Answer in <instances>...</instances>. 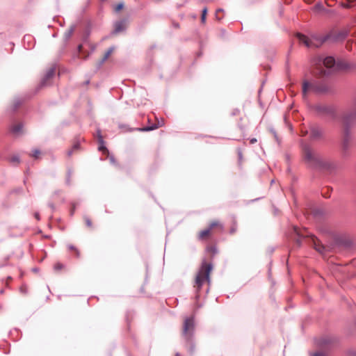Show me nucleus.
I'll list each match as a JSON object with an SVG mask.
<instances>
[{
  "label": "nucleus",
  "instance_id": "1",
  "mask_svg": "<svg viewBox=\"0 0 356 356\" xmlns=\"http://www.w3.org/2000/svg\"><path fill=\"white\" fill-rule=\"evenodd\" d=\"M305 159L307 162L312 163L311 167L313 169L327 171L332 172L337 169L334 163L325 160L321 156H314L310 147L307 145L304 147Z\"/></svg>",
  "mask_w": 356,
  "mask_h": 356
},
{
  "label": "nucleus",
  "instance_id": "2",
  "mask_svg": "<svg viewBox=\"0 0 356 356\" xmlns=\"http://www.w3.org/2000/svg\"><path fill=\"white\" fill-rule=\"evenodd\" d=\"M336 60L332 56L319 58L317 63L316 76L319 77L330 76L334 71Z\"/></svg>",
  "mask_w": 356,
  "mask_h": 356
},
{
  "label": "nucleus",
  "instance_id": "3",
  "mask_svg": "<svg viewBox=\"0 0 356 356\" xmlns=\"http://www.w3.org/2000/svg\"><path fill=\"white\" fill-rule=\"evenodd\" d=\"M311 89L312 92L316 94H325L327 92H332V88L327 84L319 82L316 80L310 82L307 80H305L302 82V95L305 97L309 91V89Z\"/></svg>",
  "mask_w": 356,
  "mask_h": 356
},
{
  "label": "nucleus",
  "instance_id": "4",
  "mask_svg": "<svg viewBox=\"0 0 356 356\" xmlns=\"http://www.w3.org/2000/svg\"><path fill=\"white\" fill-rule=\"evenodd\" d=\"M297 37L306 47L319 48L325 42L329 41L330 35H327L326 34L323 36H321L317 33H314L311 35L310 38H308L304 34L298 33Z\"/></svg>",
  "mask_w": 356,
  "mask_h": 356
},
{
  "label": "nucleus",
  "instance_id": "5",
  "mask_svg": "<svg viewBox=\"0 0 356 356\" xmlns=\"http://www.w3.org/2000/svg\"><path fill=\"white\" fill-rule=\"evenodd\" d=\"M213 266L211 264L206 261L202 262V266L195 277L193 286L198 291L201 289L202 285L206 282H210V273Z\"/></svg>",
  "mask_w": 356,
  "mask_h": 356
},
{
  "label": "nucleus",
  "instance_id": "6",
  "mask_svg": "<svg viewBox=\"0 0 356 356\" xmlns=\"http://www.w3.org/2000/svg\"><path fill=\"white\" fill-rule=\"evenodd\" d=\"M313 108L318 116H328L332 120L337 118V108L333 105L317 104L313 106Z\"/></svg>",
  "mask_w": 356,
  "mask_h": 356
},
{
  "label": "nucleus",
  "instance_id": "7",
  "mask_svg": "<svg viewBox=\"0 0 356 356\" xmlns=\"http://www.w3.org/2000/svg\"><path fill=\"white\" fill-rule=\"evenodd\" d=\"M159 127V124L153 123L150 125L142 127H136V128H130L127 124H119L118 127L120 129L122 130L124 132H131L134 131H139V132H147L155 130L158 129Z\"/></svg>",
  "mask_w": 356,
  "mask_h": 356
},
{
  "label": "nucleus",
  "instance_id": "8",
  "mask_svg": "<svg viewBox=\"0 0 356 356\" xmlns=\"http://www.w3.org/2000/svg\"><path fill=\"white\" fill-rule=\"evenodd\" d=\"M195 329L194 319L193 317L186 318L184 320L182 330V335L187 340L190 341Z\"/></svg>",
  "mask_w": 356,
  "mask_h": 356
},
{
  "label": "nucleus",
  "instance_id": "9",
  "mask_svg": "<svg viewBox=\"0 0 356 356\" xmlns=\"http://www.w3.org/2000/svg\"><path fill=\"white\" fill-rule=\"evenodd\" d=\"M309 138L312 140H322L325 137L324 129L318 124H312L309 126Z\"/></svg>",
  "mask_w": 356,
  "mask_h": 356
},
{
  "label": "nucleus",
  "instance_id": "10",
  "mask_svg": "<svg viewBox=\"0 0 356 356\" xmlns=\"http://www.w3.org/2000/svg\"><path fill=\"white\" fill-rule=\"evenodd\" d=\"M128 22V18H122L120 20L114 22L113 29L111 31V35H117L121 32L126 31Z\"/></svg>",
  "mask_w": 356,
  "mask_h": 356
},
{
  "label": "nucleus",
  "instance_id": "11",
  "mask_svg": "<svg viewBox=\"0 0 356 356\" xmlns=\"http://www.w3.org/2000/svg\"><path fill=\"white\" fill-rule=\"evenodd\" d=\"M327 35H330L329 41L336 42L344 40L348 35V31L346 30H341L337 33L330 31L327 34Z\"/></svg>",
  "mask_w": 356,
  "mask_h": 356
},
{
  "label": "nucleus",
  "instance_id": "12",
  "mask_svg": "<svg viewBox=\"0 0 356 356\" xmlns=\"http://www.w3.org/2000/svg\"><path fill=\"white\" fill-rule=\"evenodd\" d=\"M97 141L99 143L98 150L102 152L104 154H105V153L109 154V151L105 145V143H104L103 136L102 135L101 130L99 129H98L97 131Z\"/></svg>",
  "mask_w": 356,
  "mask_h": 356
},
{
  "label": "nucleus",
  "instance_id": "13",
  "mask_svg": "<svg viewBox=\"0 0 356 356\" xmlns=\"http://www.w3.org/2000/svg\"><path fill=\"white\" fill-rule=\"evenodd\" d=\"M54 73H55V67H50L47 71V72L44 75L43 78L40 81L39 86L40 87L45 86L47 85V81L54 76Z\"/></svg>",
  "mask_w": 356,
  "mask_h": 356
},
{
  "label": "nucleus",
  "instance_id": "14",
  "mask_svg": "<svg viewBox=\"0 0 356 356\" xmlns=\"http://www.w3.org/2000/svg\"><path fill=\"white\" fill-rule=\"evenodd\" d=\"M23 42L26 49H32L33 47V39L31 35H24Z\"/></svg>",
  "mask_w": 356,
  "mask_h": 356
},
{
  "label": "nucleus",
  "instance_id": "15",
  "mask_svg": "<svg viewBox=\"0 0 356 356\" xmlns=\"http://www.w3.org/2000/svg\"><path fill=\"white\" fill-rule=\"evenodd\" d=\"M351 67L350 65L348 63L342 61V60H337L336 61L335 64V68L339 70H348Z\"/></svg>",
  "mask_w": 356,
  "mask_h": 356
},
{
  "label": "nucleus",
  "instance_id": "16",
  "mask_svg": "<svg viewBox=\"0 0 356 356\" xmlns=\"http://www.w3.org/2000/svg\"><path fill=\"white\" fill-rule=\"evenodd\" d=\"M23 129V124L22 122L18 123L14 126H13L10 129V131L14 134H18L22 132Z\"/></svg>",
  "mask_w": 356,
  "mask_h": 356
},
{
  "label": "nucleus",
  "instance_id": "17",
  "mask_svg": "<svg viewBox=\"0 0 356 356\" xmlns=\"http://www.w3.org/2000/svg\"><path fill=\"white\" fill-rule=\"evenodd\" d=\"M75 29V26L72 25L70 28L64 34V41L67 42L70 38H71L74 31Z\"/></svg>",
  "mask_w": 356,
  "mask_h": 356
},
{
  "label": "nucleus",
  "instance_id": "18",
  "mask_svg": "<svg viewBox=\"0 0 356 356\" xmlns=\"http://www.w3.org/2000/svg\"><path fill=\"white\" fill-rule=\"evenodd\" d=\"M211 229V227L209 229L201 231L199 233V238L201 240L207 238L209 237V236L210 235Z\"/></svg>",
  "mask_w": 356,
  "mask_h": 356
},
{
  "label": "nucleus",
  "instance_id": "19",
  "mask_svg": "<svg viewBox=\"0 0 356 356\" xmlns=\"http://www.w3.org/2000/svg\"><path fill=\"white\" fill-rule=\"evenodd\" d=\"M72 169L69 168H67V174H66V179H65V184L67 186H70L71 184V177H72Z\"/></svg>",
  "mask_w": 356,
  "mask_h": 356
},
{
  "label": "nucleus",
  "instance_id": "20",
  "mask_svg": "<svg viewBox=\"0 0 356 356\" xmlns=\"http://www.w3.org/2000/svg\"><path fill=\"white\" fill-rule=\"evenodd\" d=\"M80 204V201L72 202L70 203V215L73 216L76 207Z\"/></svg>",
  "mask_w": 356,
  "mask_h": 356
},
{
  "label": "nucleus",
  "instance_id": "21",
  "mask_svg": "<svg viewBox=\"0 0 356 356\" xmlns=\"http://www.w3.org/2000/svg\"><path fill=\"white\" fill-rule=\"evenodd\" d=\"M294 229V232L296 233V234L299 236H302V237H306V236H308V235L306 234V231L305 230H300V229L298 227V226H294L293 227Z\"/></svg>",
  "mask_w": 356,
  "mask_h": 356
},
{
  "label": "nucleus",
  "instance_id": "22",
  "mask_svg": "<svg viewBox=\"0 0 356 356\" xmlns=\"http://www.w3.org/2000/svg\"><path fill=\"white\" fill-rule=\"evenodd\" d=\"M22 104V101L20 99H17L15 101L12 111L13 112H16L19 107Z\"/></svg>",
  "mask_w": 356,
  "mask_h": 356
},
{
  "label": "nucleus",
  "instance_id": "23",
  "mask_svg": "<svg viewBox=\"0 0 356 356\" xmlns=\"http://www.w3.org/2000/svg\"><path fill=\"white\" fill-rule=\"evenodd\" d=\"M207 13H208V9L207 7H204L202 10V13H201V22L203 24L206 22Z\"/></svg>",
  "mask_w": 356,
  "mask_h": 356
},
{
  "label": "nucleus",
  "instance_id": "24",
  "mask_svg": "<svg viewBox=\"0 0 356 356\" xmlns=\"http://www.w3.org/2000/svg\"><path fill=\"white\" fill-rule=\"evenodd\" d=\"M115 49V47L114 46H111V47H109L108 49V50L105 52V54L104 56V60H107L110 55L112 54V52L113 51V50Z\"/></svg>",
  "mask_w": 356,
  "mask_h": 356
},
{
  "label": "nucleus",
  "instance_id": "25",
  "mask_svg": "<svg viewBox=\"0 0 356 356\" xmlns=\"http://www.w3.org/2000/svg\"><path fill=\"white\" fill-rule=\"evenodd\" d=\"M312 213L314 217H318L323 216V211L322 209L317 208L313 211Z\"/></svg>",
  "mask_w": 356,
  "mask_h": 356
},
{
  "label": "nucleus",
  "instance_id": "26",
  "mask_svg": "<svg viewBox=\"0 0 356 356\" xmlns=\"http://www.w3.org/2000/svg\"><path fill=\"white\" fill-rule=\"evenodd\" d=\"M124 3L123 2H120V3H119L115 5L114 10H115V11L116 13H119L120 11H121L124 8Z\"/></svg>",
  "mask_w": 356,
  "mask_h": 356
},
{
  "label": "nucleus",
  "instance_id": "27",
  "mask_svg": "<svg viewBox=\"0 0 356 356\" xmlns=\"http://www.w3.org/2000/svg\"><path fill=\"white\" fill-rule=\"evenodd\" d=\"M80 147H81L80 140L79 138H76V141L74 143V144L72 145V149H73V151H74V150L79 149Z\"/></svg>",
  "mask_w": 356,
  "mask_h": 356
},
{
  "label": "nucleus",
  "instance_id": "28",
  "mask_svg": "<svg viewBox=\"0 0 356 356\" xmlns=\"http://www.w3.org/2000/svg\"><path fill=\"white\" fill-rule=\"evenodd\" d=\"M10 161L11 163H19V161H20V159H19V156H17V155H14L10 159Z\"/></svg>",
  "mask_w": 356,
  "mask_h": 356
},
{
  "label": "nucleus",
  "instance_id": "29",
  "mask_svg": "<svg viewBox=\"0 0 356 356\" xmlns=\"http://www.w3.org/2000/svg\"><path fill=\"white\" fill-rule=\"evenodd\" d=\"M64 268L63 265L60 263H56L54 266V268L56 271H59Z\"/></svg>",
  "mask_w": 356,
  "mask_h": 356
},
{
  "label": "nucleus",
  "instance_id": "30",
  "mask_svg": "<svg viewBox=\"0 0 356 356\" xmlns=\"http://www.w3.org/2000/svg\"><path fill=\"white\" fill-rule=\"evenodd\" d=\"M221 12H224V10L222 8H218V9L216 10V19L218 21H220L222 19V17H219L218 16V13H221Z\"/></svg>",
  "mask_w": 356,
  "mask_h": 356
},
{
  "label": "nucleus",
  "instance_id": "31",
  "mask_svg": "<svg viewBox=\"0 0 356 356\" xmlns=\"http://www.w3.org/2000/svg\"><path fill=\"white\" fill-rule=\"evenodd\" d=\"M40 154V150L38 149H35L33 151V153H32L31 156L33 157H34L35 159H38Z\"/></svg>",
  "mask_w": 356,
  "mask_h": 356
},
{
  "label": "nucleus",
  "instance_id": "32",
  "mask_svg": "<svg viewBox=\"0 0 356 356\" xmlns=\"http://www.w3.org/2000/svg\"><path fill=\"white\" fill-rule=\"evenodd\" d=\"M108 159L111 164L117 165V161L115 160V156L113 155H109Z\"/></svg>",
  "mask_w": 356,
  "mask_h": 356
},
{
  "label": "nucleus",
  "instance_id": "33",
  "mask_svg": "<svg viewBox=\"0 0 356 356\" xmlns=\"http://www.w3.org/2000/svg\"><path fill=\"white\" fill-rule=\"evenodd\" d=\"M238 165H241V160H242V158H243V154H242L241 151L239 149H238Z\"/></svg>",
  "mask_w": 356,
  "mask_h": 356
},
{
  "label": "nucleus",
  "instance_id": "34",
  "mask_svg": "<svg viewBox=\"0 0 356 356\" xmlns=\"http://www.w3.org/2000/svg\"><path fill=\"white\" fill-rule=\"evenodd\" d=\"M239 113H240V110H239L238 108H234V109H233V111H232V112L231 115H232V116H235V115H238V114H239Z\"/></svg>",
  "mask_w": 356,
  "mask_h": 356
},
{
  "label": "nucleus",
  "instance_id": "35",
  "mask_svg": "<svg viewBox=\"0 0 356 356\" xmlns=\"http://www.w3.org/2000/svg\"><path fill=\"white\" fill-rule=\"evenodd\" d=\"M106 60H104V58H102L97 63V68H100Z\"/></svg>",
  "mask_w": 356,
  "mask_h": 356
},
{
  "label": "nucleus",
  "instance_id": "36",
  "mask_svg": "<svg viewBox=\"0 0 356 356\" xmlns=\"http://www.w3.org/2000/svg\"><path fill=\"white\" fill-rule=\"evenodd\" d=\"M70 248L71 250H74V252H75V253H76V256H77V257H79V250H78L76 248H75L74 246H70Z\"/></svg>",
  "mask_w": 356,
  "mask_h": 356
},
{
  "label": "nucleus",
  "instance_id": "37",
  "mask_svg": "<svg viewBox=\"0 0 356 356\" xmlns=\"http://www.w3.org/2000/svg\"><path fill=\"white\" fill-rule=\"evenodd\" d=\"M316 249L317 251L322 252V250H323V249H324V247L321 246V245H318V246L316 245Z\"/></svg>",
  "mask_w": 356,
  "mask_h": 356
},
{
  "label": "nucleus",
  "instance_id": "38",
  "mask_svg": "<svg viewBox=\"0 0 356 356\" xmlns=\"http://www.w3.org/2000/svg\"><path fill=\"white\" fill-rule=\"evenodd\" d=\"M34 216L38 221L40 220V213L38 212H35Z\"/></svg>",
  "mask_w": 356,
  "mask_h": 356
},
{
  "label": "nucleus",
  "instance_id": "39",
  "mask_svg": "<svg viewBox=\"0 0 356 356\" xmlns=\"http://www.w3.org/2000/svg\"><path fill=\"white\" fill-rule=\"evenodd\" d=\"M70 124V122L67 120H64L61 122V125L62 127H64V126H67Z\"/></svg>",
  "mask_w": 356,
  "mask_h": 356
},
{
  "label": "nucleus",
  "instance_id": "40",
  "mask_svg": "<svg viewBox=\"0 0 356 356\" xmlns=\"http://www.w3.org/2000/svg\"><path fill=\"white\" fill-rule=\"evenodd\" d=\"M82 44H79L78 47H77V51H78V54H80L82 51Z\"/></svg>",
  "mask_w": 356,
  "mask_h": 356
},
{
  "label": "nucleus",
  "instance_id": "41",
  "mask_svg": "<svg viewBox=\"0 0 356 356\" xmlns=\"http://www.w3.org/2000/svg\"><path fill=\"white\" fill-rule=\"evenodd\" d=\"M154 48H156V44H152V45H151V46H150V47H149V50H148V54H149V53H150V51H151L152 50H153Z\"/></svg>",
  "mask_w": 356,
  "mask_h": 356
},
{
  "label": "nucleus",
  "instance_id": "42",
  "mask_svg": "<svg viewBox=\"0 0 356 356\" xmlns=\"http://www.w3.org/2000/svg\"><path fill=\"white\" fill-rule=\"evenodd\" d=\"M48 206L52 209L54 210V204L53 202H49L48 203Z\"/></svg>",
  "mask_w": 356,
  "mask_h": 356
},
{
  "label": "nucleus",
  "instance_id": "43",
  "mask_svg": "<svg viewBox=\"0 0 356 356\" xmlns=\"http://www.w3.org/2000/svg\"><path fill=\"white\" fill-rule=\"evenodd\" d=\"M313 356H323V354L321 352H317L313 354Z\"/></svg>",
  "mask_w": 356,
  "mask_h": 356
},
{
  "label": "nucleus",
  "instance_id": "44",
  "mask_svg": "<svg viewBox=\"0 0 356 356\" xmlns=\"http://www.w3.org/2000/svg\"><path fill=\"white\" fill-rule=\"evenodd\" d=\"M73 152H74V151H73V149H70V150H68V151H67V156H72V154H73Z\"/></svg>",
  "mask_w": 356,
  "mask_h": 356
},
{
  "label": "nucleus",
  "instance_id": "45",
  "mask_svg": "<svg viewBox=\"0 0 356 356\" xmlns=\"http://www.w3.org/2000/svg\"><path fill=\"white\" fill-rule=\"evenodd\" d=\"M60 193V191H56L54 194L53 195V198L54 199L56 196H57Z\"/></svg>",
  "mask_w": 356,
  "mask_h": 356
},
{
  "label": "nucleus",
  "instance_id": "46",
  "mask_svg": "<svg viewBox=\"0 0 356 356\" xmlns=\"http://www.w3.org/2000/svg\"><path fill=\"white\" fill-rule=\"evenodd\" d=\"M273 211H274V214L275 215H277L278 212H279V210L277 208H276L275 207H273Z\"/></svg>",
  "mask_w": 356,
  "mask_h": 356
},
{
  "label": "nucleus",
  "instance_id": "47",
  "mask_svg": "<svg viewBox=\"0 0 356 356\" xmlns=\"http://www.w3.org/2000/svg\"><path fill=\"white\" fill-rule=\"evenodd\" d=\"M220 32H221V35H222V36H224V35H225L226 31H225V29H222L220 30Z\"/></svg>",
  "mask_w": 356,
  "mask_h": 356
},
{
  "label": "nucleus",
  "instance_id": "48",
  "mask_svg": "<svg viewBox=\"0 0 356 356\" xmlns=\"http://www.w3.org/2000/svg\"><path fill=\"white\" fill-rule=\"evenodd\" d=\"M173 26H174L175 28H179V23H177V22H174V23H173Z\"/></svg>",
  "mask_w": 356,
  "mask_h": 356
},
{
  "label": "nucleus",
  "instance_id": "49",
  "mask_svg": "<svg viewBox=\"0 0 356 356\" xmlns=\"http://www.w3.org/2000/svg\"><path fill=\"white\" fill-rule=\"evenodd\" d=\"M256 142H257V139H256V138H252V139L250 140V143H251V144H254V143H255Z\"/></svg>",
  "mask_w": 356,
  "mask_h": 356
},
{
  "label": "nucleus",
  "instance_id": "50",
  "mask_svg": "<svg viewBox=\"0 0 356 356\" xmlns=\"http://www.w3.org/2000/svg\"><path fill=\"white\" fill-rule=\"evenodd\" d=\"M273 134H274L275 138L279 143L278 137H277V134H276V132L275 131H273Z\"/></svg>",
  "mask_w": 356,
  "mask_h": 356
},
{
  "label": "nucleus",
  "instance_id": "51",
  "mask_svg": "<svg viewBox=\"0 0 356 356\" xmlns=\"http://www.w3.org/2000/svg\"><path fill=\"white\" fill-rule=\"evenodd\" d=\"M21 191H22V188H17V189H15L13 191V192H15V193H19Z\"/></svg>",
  "mask_w": 356,
  "mask_h": 356
},
{
  "label": "nucleus",
  "instance_id": "52",
  "mask_svg": "<svg viewBox=\"0 0 356 356\" xmlns=\"http://www.w3.org/2000/svg\"><path fill=\"white\" fill-rule=\"evenodd\" d=\"M259 199H261V197H258V198H256V199L252 200L250 202H255V201H257V200H259Z\"/></svg>",
  "mask_w": 356,
  "mask_h": 356
},
{
  "label": "nucleus",
  "instance_id": "53",
  "mask_svg": "<svg viewBox=\"0 0 356 356\" xmlns=\"http://www.w3.org/2000/svg\"><path fill=\"white\" fill-rule=\"evenodd\" d=\"M87 223L91 222V220L89 218H86V222Z\"/></svg>",
  "mask_w": 356,
  "mask_h": 356
},
{
  "label": "nucleus",
  "instance_id": "54",
  "mask_svg": "<svg viewBox=\"0 0 356 356\" xmlns=\"http://www.w3.org/2000/svg\"><path fill=\"white\" fill-rule=\"evenodd\" d=\"M95 46H92V47H91L92 52L95 50Z\"/></svg>",
  "mask_w": 356,
  "mask_h": 356
},
{
  "label": "nucleus",
  "instance_id": "55",
  "mask_svg": "<svg viewBox=\"0 0 356 356\" xmlns=\"http://www.w3.org/2000/svg\"><path fill=\"white\" fill-rule=\"evenodd\" d=\"M210 222L216 223V222H218V221H217V220H212V221H211Z\"/></svg>",
  "mask_w": 356,
  "mask_h": 356
},
{
  "label": "nucleus",
  "instance_id": "56",
  "mask_svg": "<svg viewBox=\"0 0 356 356\" xmlns=\"http://www.w3.org/2000/svg\"><path fill=\"white\" fill-rule=\"evenodd\" d=\"M325 198L330 197V195H325Z\"/></svg>",
  "mask_w": 356,
  "mask_h": 356
},
{
  "label": "nucleus",
  "instance_id": "57",
  "mask_svg": "<svg viewBox=\"0 0 356 356\" xmlns=\"http://www.w3.org/2000/svg\"><path fill=\"white\" fill-rule=\"evenodd\" d=\"M201 54H201V52H200V53L198 54V56H201Z\"/></svg>",
  "mask_w": 356,
  "mask_h": 356
},
{
  "label": "nucleus",
  "instance_id": "58",
  "mask_svg": "<svg viewBox=\"0 0 356 356\" xmlns=\"http://www.w3.org/2000/svg\"><path fill=\"white\" fill-rule=\"evenodd\" d=\"M62 202H64V198H62L60 200Z\"/></svg>",
  "mask_w": 356,
  "mask_h": 356
}]
</instances>
